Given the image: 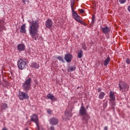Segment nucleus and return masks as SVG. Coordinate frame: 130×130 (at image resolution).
I'll use <instances>...</instances> for the list:
<instances>
[{"instance_id": "1", "label": "nucleus", "mask_w": 130, "mask_h": 130, "mask_svg": "<svg viewBox=\"0 0 130 130\" xmlns=\"http://www.w3.org/2000/svg\"><path fill=\"white\" fill-rule=\"evenodd\" d=\"M28 23H29V27L28 31L29 32V35L31 37H34L36 36L38 32V28H39V20H36L30 21L28 20Z\"/></svg>"}, {"instance_id": "2", "label": "nucleus", "mask_w": 130, "mask_h": 130, "mask_svg": "<svg viewBox=\"0 0 130 130\" xmlns=\"http://www.w3.org/2000/svg\"><path fill=\"white\" fill-rule=\"evenodd\" d=\"M79 113L80 116H82V122L83 123H88V120L90 118V116L87 113V110L84 106L82 105L80 108Z\"/></svg>"}, {"instance_id": "3", "label": "nucleus", "mask_w": 130, "mask_h": 130, "mask_svg": "<svg viewBox=\"0 0 130 130\" xmlns=\"http://www.w3.org/2000/svg\"><path fill=\"white\" fill-rule=\"evenodd\" d=\"M32 85V79L26 78L24 82L22 84V89L24 92H28L31 89Z\"/></svg>"}, {"instance_id": "4", "label": "nucleus", "mask_w": 130, "mask_h": 130, "mask_svg": "<svg viewBox=\"0 0 130 130\" xmlns=\"http://www.w3.org/2000/svg\"><path fill=\"white\" fill-rule=\"evenodd\" d=\"M30 120L33 122H35L37 125V129L38 130H44L43 128L39 126V119H38V116L34 114L30 116Z\"/></svg>"}, {"instance_id": "5", "label": "nucleus", "mask_w": 130, "mask_h": 130, "mask_svg": "<svg viewBox=\"0 0 130 130\" xmlns=\"http://www.w3.org/2000/svg\"><path fill=\"white\" fill-rule=\"evenodd\" d=\"M72 15L73 19H74V20L76 21V22H78V23H80V24H81V25H84V26L86 25L85 23H84V22H83V21L81 20V18L82 17H81L80 15H78V13L77 12L74 11L73 12H72Z\"/></svg>"}, {"instance_id": "6", "label": "nucleus", "mask_w": 130, "mask_h": 130, "mask_svg": "<svg viewBox=\"0 0 130 130\" xmlns=\"http://www.w3.org/2000/svg\"><path fill=\"white\" fill-rule=\"evenodd\" d=\"M118 87L120 91H121V92H125L128 89V88H129V86L127 84L122 81L119 82Z\"/></svg>"}, {"instance_id": "7", "label": "nucleus", "mask_w": 130, "mask_h": 130, "mask_svg": "<svg viewBox=\"0 0 130 130\" xmlns=\"http://www.w3.org/2000/svg\"><path fill=\"white\" fill-rule=\"evenodd\" d=\"M27 63V59H20L17 62V66L19 70H23Z\"/></svg>"}, {"instance_id": "8", "label": "nucleus", "mask_w": 130, "mask_h": 130, "mask_svg": "<svg viewBox=\"0 0 130 130\" xmlns=\"http://www.w3.org/2000/svg\"><path fill=\"white\" fill-rule=\"evenodd\" d=\"M20 100H24V99H29L28 93L25 92L20 91L18 94Z\"/></svg>"}, {"instance_id": "9", "label": "nucleus", "mask_w": 130, "mask_h": 130, "mask_svg": "<svg viewBox=\"0 0 130 130\" xmlns=\"http://www.w3.org/2000/svg\"><path fill=\"white\" fill-rule=\"evenodd\" d=\"M58 119L55 117L51 118L49 120L50 124H51V125H56L58 124Z\"/></svg>"}, {"instance_id": "10", "label": "nucleus", "mask_w": 130, "mask_h": 130, "mask_svg": "<svg viewBox=\"0 0 130 130\" xmlns=\"http://www.w3.org/2000/svg\"><path fill=\"white\" fill-rule=\"evenodd\" d=\"M53 22H52V20L50 19H48L45 22V26L46 28H48V29H50L51 27H52V25Z\"/></svg>"}, {"instance_id": "11", "label": "nucleus", "mask_w": 130, "mask_h": 130, "mask_svg": "<svg viewBox=\"0 0 130 130\" xmlns=\"http://www.w3.org/2000/svg\"><path fill=\"white\" fill-rule=\"evenodd\" d=\"M64 58L67 62H71L73 59V55L70 53H68L64 56Z\"/></svg>"}, {"instance_id": "12", "label": "nucleus", "mask_w": 130, "mask_h": 130, "mask_svg": "<svg viewBox=\"0 0 130 130\" xmlns=\"http://www.w3.org/2000/svg\"><path fill=\"white\" fill-rule=\"evenodd\" d=\"M25 45L23 44H19L17 46V49L19 51H23L25 50Z\"/></svg>"}, {"instance_id": "13", "label": "nucleus", "mask_w": 130, "mask_h": 130, "mask_svg": "<svg viewBox=\"0 0 130 130\" xmlns=\"http://www.w3.org/2000/svg\"><path fill=\"white\" fill-rule=\"evenodd\" d=\"M47 98L49 100H51V101H55V100H56V98H55V96H54V95H53L51 93L48 94L47 95Z\"/></svg>"}, {"instance_id": "14", "label": "nucleus", "mask_w": 130, "mask_h": 130, "mask_svg": "<svg viewBox=\"0 0 130 130\" xmlns=\"http://www.w3.org/2000/svg\"><path fill=\"white\" fill-rule=\"evenodd\" d=\"M20 31L21 32V33H24V34H26V32H27V31L26 30L25 24H23L21 26Z\"/></svg>"}, {"instance_id": "15", "label": "nucleus", "mask_w": 130, "mask_h": 130, "mask_svg": "<svg viewBox=\"0 0 130 130\" xmlns=\"http://www.w3.org/2000/svg\"><path fill=\"white\" fill-rule=\"evenodd\" d=\"M101 30L103 33H104V34H107V33H108V32L110 31L109 27H108V26L102 27Z\"/></svg>"}, {"instance_id": "16", "label": "nucleus", "mask_w": 130, "mask_h": 130, "mask_svg": "<svg viewBox=\"0 0 130 130\" xmlns=\"http://www.w3.org/2000/svg\"><path fill=\"white\" fill-rule=\"evenodd\" d=\"M109 97L110 98L111 101H114L115 100V95L114 94V92L112 91H110V95Z\"/></svg>"}, {"instance_id": "17", "label": "nucleus", "mask_w": 130, "mask_h": 130, "mask_svg": "<svg viewBox=\"0 0 130 130\" xmlns=\"http://www.w3.org/2000/svg\"><path fill=\"white\" fill-rule=\"evenodd\" d=\"M8 107V104L5 103L3 104L1 107V110H0V112H3V110H6Z\"/></svg>"}, {"instance_id": "18", "label": "nucleus", "mask_w": 130, "mask_h": 130, "mask_svg": "<svg viewBox=\"0 0 130 130\" xmlns=\"http://www.w3.org/2000/svg\"><path fill=\"white\" fill-rule=\"evenodd\" d=\"M31 67L32 69H39V64L36 62H32L31 64Z\"/></svg>"}, {"instance_id": "19", "label": "nucleus", "mask_w": 130, "mask_h": 130, "mask_svg": "<svg viewBox=\"0 0 130 130\" xmlns=\"http://www.w3.org/2000/svg\"><path fill=\"white\" fill-rule=\"evenodd\" d=\"M110 61V57L109 56L107 59H105L104 64L105 66V67H107V66H108L109 64V62Z\"/></svg>"}, {"instance_id": "20", "label": "nucleus", "mask_w": 130, "mask_h": 130, "mask_svg": "<svg viewBox=\"0 0 130 130\" xmlns=\"http://www.w3.org/2000/svg\"><path fill=\"white\" fill-rule=\"evenodd\" d=\"M71 10L72 12H75V9H74V6H75V1H71Z\"/></svg>"}, {"instance_id": "21", "label": "nucleus", "mask_w": 130, "mask_h": 130, "mask_svg": "<svg viewBox=\"0 0 130 130\" xmlns=\"http://www.w3.org/2000/svg\"><path fill=\"white\" fill-rule=\"evenodd\" d=\"M105 96V92H101L99 95V99L102 100L103 98H104V96Z\"/></svg>"}, {"instance_id": "22", "label": "nucleus", "mask_w": 130, "mask_h": 130, "mask_svg": "<svg viewBox=\"0 0 130 130\" xmlns=\"http://www.w3.org/2000/svg\"><path fill=\"white\" fill-rule=\"evenodd\" d=\"M78 56L79 58H82V56H83V50H80L78 52Z\"/></svg>"}, {"instance_id": "23", "label": "nucleus", "mask_w": 130, "mask_h": 130, "mask_svg": "<svg viewBox=\"0 0 130 130\" xmlns=\"http://www.w3.org/2000/svg\"><path fill=\"white\" fill-rule=\"evenodd\" d=\"M73 71H76V67H70L68 68V72H73Z\"/></svg>"}, {"instance_id": "24", "label": "nucleus", "mask_w": 130, "mask_h": 130, "mask_svg": "<svg viewBox=\"0 0 130 130\" xmlns=\"http://www.w3.org/2000/svg\"><path fill=\"white\" fill-rule=\"evenodd\" d=\"M57 59H58V60L62 62H64V60H63V58H62L60 56L57 57Z\"/></svg>"}, {"instance_id": "25", "label": "nucleus", "mask_w": 130, "mask_h": 130, "mask_svg": "<svg viewBox=\"0 0 130 130\" xmlns=\"http://www.w3.org/2000/svg\"><path fill=\"white\" fill-rule=\"evenodd\" d=\"M111 104H112V106L113 108H114V106H115V102H114V101H111L110 100Z\"/></svg>"}, {"instance_id": "26", "label": "nucleus", "mask_w": 130, "mask_h": 130, "mask_svg": "<svg viewBox=\"0 0 130 130\" xmlns=\"http://www.w3.org/2000/svg\"><path fill=\"white\" fill-rule=\"evenodd\" d=\"M119 2L120 3V4L122 5L123 4H124V3H125L126 2V0H119Z\"/></svg>"}, {"instance_id": "27", "label": "nucleus", "mask_w": 130, "mask_h": 130, "mask_svg": "<svg viewBox=\"0 0 130 130\" xmlns=\"http://www.w3.org/2000/svg\"><path fill=\"white\" fill-rule=\"evenodd\" d=\"M47 113H48V114H51L52 113V111H51V110H50V109H48Z\"/></svg>"}, {"instance_id": "28", "label": "nucleus", "mask_w": 130, "mask_h": 130, "mask_svg": "<svg viewBox=\"0 0 130 130\" xmlns=\"http://www.w3.org/2000/svg\"><path fill=\"white\" fill-rule=\"evenodd\" d=\"M79 11L80 14H84L85 13V11L83 9H79Z\"/></svg>"}, {"instance_id": "29", "label": "nucleus", "mask_w": 130, "mask_h": 130, "mask_svg": "<svg viewBox=\"0 0 130 130\" xmlns=\"http://www.w3.org/2000/svg\"><path fill=\"white\" fill-rule=\"evenodd\" d=\"M82 48L84 50H87V47L86 46V45H83L82 46Z\"/></svg>"}, {"instance_id": "30", "label": "nucleus", "mask_w": 130, "mask_h": 130, "mask_svg": "<svg viewBox=\"0 0 130 130\" xmlns=\"http://www.w3.org/2000/svg\"><path fill=\"white\" fill-rule=\"evenodd\" d=\"M23 4H26V3H29V0H22Z\"/></svg>"}, {"instance_id": "31", "label": "nucleus", "mask_w": 130, "mask_h": 130, "mask_svg": "<svg viewBox=\"0 0 130 130\" xmlns=\"http://www.w3.org/2000/svg\"><path fill=\"white\" fill-rule=\"evenodd\" d=\"M72 115H73V114H72V113H68V115L67 116H68V117H72Z\"/></svg>"}, {"instance_id": "32", "label": "nucleus", "mask_w": 130, "mask_h": 130, "mask_svg": "<svg viewBox=\"0 0 130 130\" xmlns=\"http://www.w3.org/2000/svg\"><path fill=\"white\" fill-rule=\"evenodd\" d=\"M101 89L100 88H98V91L99 93H101Z\"/></svg>"}, {"instance_id": "33", "label": "nucleus", "mask_w": 130, "mask_h": 130, "mask_svg": "<svg viewBox=\"0 0 130 130\" xmlns=\"http://www.w3.org/2000/svg\"><path fill=\"white\" fill-rule=\"evenodd\" d=\"M50 129H51V130H54V127H53V126H51L50 127Z\"/></svg>"}, {"instance_id": "34", "label": "nucleus", "mask_w": 130, "mask_h": 130, "mask_svg": "<svg viewBox=\"0 0 130 130\" xmlns=\"http://www.w3.org/2000/svg\"><path fill=\"white\" fill-rule=\"evenodd\" d=\"M108 128L107 127V126H105L104 128V130H108Z\"/></svg>"}, {"instance_id": "35", "label": "nucleus", "mask_w": 130, "mask_h": 130, "mask_svg": "<svg viewBox=\"0 0 130 130\" xmlns=\"http://www.w3.org/2000/svg\"><path fill=\"white\" fill-rule=\"evenodd\" d=\"M127 10H128V12H130V6H129L128 7Z\"/></svg>"}, {"instance_id": "36", "label": "nucleus", "mask_w": 130, "mask_h": 130, "mask_svg": "<svg viewBox=\"0 0 130 130\" xmlns=\"http://www.w3.org/2000/svg\"><path fill=\"white\" fill-rule=\"evenodd\" d=\"M2 130H8V129H7L6 127H4L2 129Z\"/></svg>"}, {"instance_id": "37", "label": "nucleus", "mask_w": 130, "mask_h": 130, "mask_svg": "<svg viewBox=\"0 0 130 130\" xmlns=\"http://www.w3.org/2000/svg\"><path fill=\"white\" fill-rule=\"evenodd\" d=\"M1 22H2V21H1V19H0V24H1Z\"/></svg>"}, {"instance_id": "38", "label": "nucleus", "mask_w": 130, "mask_h": 130, "mask_svg": "<svg viewBox=\"0 0 130 130\" xmlns=\"http://www.w3.org/2000/svg\"><path fill=\"white\" fill-rule=\"evenodd\" d=\"M35 40H36V38H35Z\"/></svg>"}, {"instance_id": "39", "label": "nucleus", "mask_w": 130, "mask_h": 130, "mask_svg": "<svg viewBox=\"0 0 130 130\" xmlns=\"http://www.w3.org/2000/svg\"><path fill=\"white\" fill-rule=\"evenodd\" d=\"M107 1H109V0H107Z\"/></svg>"}, {"instance_id": "40", "label": "nucleus", "mask_w": 130, "mask_h": 130, "mask_svg": "<svg viewBox=\"0 0 130 130\" xmlns=\"http://www.w3.org/2000/svg\"><path fill=\"white\" fill-rule=\"evenodd\" d=\"M26 130H28V129H26Z\"/></svg>"}]
</instances>
